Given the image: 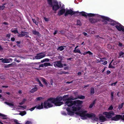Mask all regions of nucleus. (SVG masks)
Segmentation results:
<instances>
[{"label": "nucleus", "instance_id": "f257e3e1", "mask_svg": "<svg viewBox=\"0 0 124 124\" xmlns=\"http://www.w3.org/2000/svg\"><path fill=\"white\" fill-rule=\"evenodd\" d=\"M75 99L73 97H70V99L66 101L65 103L66 105L68 107L72 106L71 108H67L66 110L68 112L67 114L70 116L74 115V113L73 111L79 110L80 109V106L83 102L82 101L77 100L73 101L72 100Z\"/></svg>", "mask_w": 124, "mask_h": 124}, {"label": "nucleus", "instance_id": "f03ea898", "mask_svg": "<svg viewBox=\"0 0 124 124\" xmlns=\"http://www.w3.org/2000/svg\"><path fill=\"white\" fill-rule=\"evenodd\" d=\"M70 98V97L68 98L67 95L63 96L62 98V96L57 97L56 98H50L44 102V107L46 108L51 107L53 106V103L54 104L55 106H60L63 104L62 102H61L62 100L66 101Z\"/></svg>", "mask_w": 124, "mask_h": 124}, {"label": "nucleus", "instance_id": "7ed1b4c3", "mask_svg": "<svg viewBox=\"0 0 124 124\" xmlns=\"http://www.w3.org/2000/svg\"><path fill=\"white\" fill-rule=\"evenodd\" d=\"M86 111L84 112L80 111L78 113L77 112L76 114L79 115L81 117V118L83 119H86L87 117H88L91 118L94 121H97L99 120L98 118L95 117V115L94 114H86Z\"/></svg>", "mask_w": 124, "mask_h": 124}, {"label": "nucleus", "instance_id": "20e7f679", "mask_svg": "<svg viewBox=\"0 0 124 124\" xmlns=\"http://www.w3.org/2000/svg\"><path fill=\"white\" fill-rule=\"evenodd\" d=\"M99 17L100 18L103 19L102 20V22L104 24H106L107 23V22L106 20L111 22H112V20L107 17L101 16H99Z\"/></svg>", "mask_w": 124, "mask_h": 124}, {"label": "nucleus", "instance_id": "39448f33", "mask_svg": "<svg viewBox=\"0 0 124 124\" xmlns=\"http://www.w3.org/2000/svg\"><path fill=\"white\" fill-rule=\"evenodd\" d=\"M54 5L52 6L53 10H54L56 11L59 8V7L58 5V2L56 0H54L53 1Z\"/></svg>", "mask_w": 124, "mask_h": 124}, {"label": "nucleus", "instance_id": "423d86ee", "mask_svg": "<svg viewBox=\"0 0 124 124\" xmlns=\"http://www.w3.org/2000/svg\"><path fill=\"white\" fill-rule=\"evenodd\" d=\"M54 65L56 68H62L63 67V65L61 61H56L53 62Z\"/></svg>", "mask_w": 124, "mask_h": 124}, {"label": "nucleus", "instance_id": "0eeeda50", "mask_svg": "<svg viewBox=\"0 0 124 124\" xmlns=\"http://www.w3.org/2000/svg\"><path fill=\"white\" fill-rule=\"evenodd\" d=\"M117 23L119 25H116V28L117 30L119 31H124V27L119 23Z\"/></svg>", "mask_w": 124, "mask_h": 124}, {"label": "nucleus", "instance_id": "6e6552de", "mask_svg": "<svg viewBox=\"0 0 124 124\" xmlns=\"http://www.w3.org/2000/svg\"><path fill=\"white\" fill-rule=\"evenodd\" d=\"M42 54V53H41L37 54V55L35 57V58L37 59H39L44 57L45 56V54Z\"/></svg>", "mask_w": 124, "mask_h": 124}, {"label": "nucleus", "instance_id": "1a4fd4ad", "mask_svg": "<svg viewBox=\"0 0 124 124\" xmlns=\"http://www.w3.org/2000/svg\"><path fill=\"white\" fill-rule=\"evenodd\" d=\"M29 33L27 32H25L23 31H22L21 34H19L18 35V36L20 37H22L24 36L26 37L28 35Z\"/></svg>", "mask_w": 124, "mask_h": 124}, {"label": "nucleus", "instance_id": "9d476101", "mask_svg": "<svg viewBox=\"0 0 124 124\" xmlns=\"http://www.w3.org/2000/svg\"><path fill=\"white\" fill-rule=\"evenodd\" d=\"M75 14V13L71 9H70L67 10L64 14V16H67L68 14L72 15Z\"/></svg>", "mask_w": 124, "mask_h": 124}, {"label": "nucleus", "instance_id": "9b49d317", "mask_svg": "<svg viewBox=\"0 0 124 124\" xmlns=\"http://www.w3.org/2000/svg\"><path fill=\"white\" fill-rule=\"evenodd\" d=\"M121 115H117L113 117L111 119L112 120L117 121L121 118Z\"/></svg>", "mask_w": 124, "mask_h": 124}, {"label": "nucleus", "instance_id": "f8f14e48", "mask_svg": "<svg viewBox=\"0 0 124 124\" xmlns=\"http://www.w3.org/2000/svg\"><path fill=\"white\" fill-rule=\"evenodd\" d=\"M104 114L106 115V117L108 118H111L112 116L113 115L114 113L113 112L108 113L106 112Z\"/></svg>", "mask_w": 124, "mask_h": 124}, {"label": "nucleus", "instance_id": "ddd939ff", "mask_svg": "<svg viewBox=\"0 0 124 124\" xmlns=\"http://www.w3.org/2000/svg\"><path fill=\"white\" fill-rule=\"evenodd\" d=\"M99 118L100 121L101 122H104L107 119L105 117L102 116H100Z\"/></svg>", "mask_w": 124, "mask_h": 124}, {"label": "nucleus", "instance_id": "4468645a", "mask_svg": "<svg viewBox=\"0 0 124 124\" xmlns=\"http://www.w3.org/2000/svg\"><path fill=\"white\" fill-rule=\"evenodd\" d=\"M65 9L62 8L58 12V15L59 16L62 15L65 13Z\"/></svg>", "mask_w": 124, "mask_h": 124}, {"label": "nucleus", "instance_id": "2eb2a0df", "mask_svg": "<svg viewBox=\"0 0 124 124\" xmlns=\"http://www.w3.org/2000/svg\"><path fill=\"white\" fill-rule=\"evenodd\" d=\"M90 21L92 23H94L96 22L99 21L98 19H96L93 18H91L89 19Z\"/></svg>", "mask_w": 124, "mask_h": 124}, {"label": "nucleus", "instance_id": "dca6fc26", "mask_svg": "<svg viewBox=\"0 0 124 124\" xmlns=\"http://www.w3.org/2000/svg\"><path fill=\"white\" fill-rule=\"evenodd\" d=\"M35 108H36L37 109H40L43 108V103L41 102V104H39L38 106H35Z\"/></svg>", "mask_w": 124, "mask_h": 124}, {"label": "nucleus", "instance_id": "f3484780", "mask_svg": "<svg viewBox=\"0 0 124 124\" xmlns=\"http://www.w3.org/2000/svg\"><path fill=\"white\" fill-rule=\"evenodd\" d=\"M33 34L35 35L39 36L40 34L38 31H37L36 30H33L32 31Z\"/></svg>", "mask_w": 124, "mask_h": 124}, {"label": "nucleus", "instance_id": "a211bd4d", "mask_svg": "<svg viewBox=\"0 0 124 124\" xmlns=\"http://www.w3.org/2000/svg\"><path fill=\"white\" fill-rule=\"evenodd\" d=\"M44 67H47L48 66H52V65L49 62H46L43 64Z\"/></svg>", "mask_w": 124, "mask_h": 124}, {"label": "nucleus", "instance_id": "6ab92c4d", "mask_svg": "<svg viewBox=\"0 0 124 124\" xmlns=\"http://www.w3.org/2000/svg\"><path fill=\"white\" fill-rule=\"evenodd\" d=\"M85 98V96L82 95H79L78 96L77 98H75L76 99H77L78 98L81 99H84Z\"/></svg>", "mask_w": 124, "mask_h": 124}, {"label": "nucleus", "instance_id": "aec40b11", "mask_svg": "<svg viewBox=\"0 0 124 124\" xmlns=\"http://www.w3.org/2000/svg\"><path fill=\"white\" fill-rule=\"evenodd\" d=\"M73 52L75 53H78L81 54H82V53H81L80 50L78 49H77L74 50H73Z\"/></svg>", "mask_w": 124, "mask_h": 124}, {"label": "nucleus", "instance_id": "412c9836", "mask_svg": "<svg viewBox=\"0 0 124 124\" xmlns=\"http://www.w3.org/2000/svg\"><path fill=\"white\" fill-rule=\"evenodd\" d=\"M64 47H65V46H59L57 50H60V51H62L64 49Z\"/></svg>", "mask_w": 124, "mask_h": 124}, {"label": "nucleus", "instance_id": "4be33fe9", "mask_svg": "<svg viewBox=\"0 0 124 124\" xmlns=\"http://www.w3.org/2000/svg\"><path fill=\"white\" fill-rule=\"evenodd\" d=\"M37 87H35L32 88L30 91V92L31 93H33L36 91H37Z\"/></svg>", "mask_w": 124, "mask_h": 124}, {"label": "nucleus", "instance_id": "5701e85b", "mask_svg": "<svg viewBox=\"0 0 124 124\" xmlns=\"http://www.w3.org/2000/svg\"><path fill=\"white\" fill-rule=\"evenodd\" d=\"M4 103L5 104L10 106H14V105L12 103H9L6 101L4 102Z\"/></svg>", "mask_w": 124, "mask_h": 124}, {"label": "nucleus", "instance_id": "b1692460", "mask_svg": "<svg viewBox=\"0 0 124 124\" xmlns=\"http://www.w3.org/2000/svg\"><path fill=\"white\" fill-rule=\"evenodd\" d=\"M42 81L45 84L46 86H47L48 84L47 82L46 81L45 79L44 78H42Z\"/></svg>", "mask_w": 124, "mask_h": 124}, {"label": "nucleus", "instance_id": "393cba45", "mask_svg": "<svg viewBox=\"0 0 124 124\" xmlns=\"http://www.w3.org/2000/svg\"><path fill=\"white\" fill-rule=\"evenodd\" d=\"M94 89L93 88H92L90 91V93L91 95H93L94 93Z\"/></svg>", "mask_w": 124, "mask_h": 124}, {"label": "nucleus", "instance_id": "a878e982", "mask_svg": "<svg viewBox=\"0 0 124 124\" xmlns=\"http://www.w3.org/2000/svg\"><path fill=\"white\" fill-rule=\"evenodd\" d=\"M95 100H94V101L93 102V103H91L90 106H89V107L90 108H92L93 106L95 104Z\"/></svg>", "mask_w": 124, "mask_h": 124}, {"label": "nucleus", "instance_id": "bb28decb", "mask_svg": "<svg viewBox=\"0 0 124 124\" xmlns=\"http://www.w3.org/2000/svg\"><path fill=\"white\" fill-rule=\"evenodd\" d=\"M8 59H3L1 61L2 62L4 63H8Z\"/></svg>", "mask_w": 124, "mask_h": 124}, {"label": "nucleus", "instance_id": "cd10ccee", "mask_svg": "<svg viewBox=\"0 0 124 124\" xmlns=\"http://www.w3.org/2000/svg\"><path fill=\"white\" fill-rule=\"evenodd\" d=\"M86 13L84 12H82L80 13V14L86 17L87 16V15L85 14Z\"/></svg>", "mask_w": 124, "mask_h": 124}, {"label": "nucleus", "instance_id": "c85d7f7f", "mask_svg": "<svg viewBox=\"0 0 124 124\" xmlns=\"http://www.w3.org/2000/svg\"><path fill=\"white\" fill-rule=\"evenodd\" d=\"M26 112L25 111H23L22 112L19 114L22 116H23L26 114Z\"/></svg>", "mask_w": 124, "mask_h": 124}, {"label": "nucleus", "instance_id": "c756f323", "mask_svg": "<svg viewBox=\"0 0 124 124\" xmlns=\"http://www.w3.org/2000/svg\"><path fill=\"white\" fill-rule=\"evenodd\" d=\"M48 4L52 6L53 5L52 0H47Z\"/></svg>", "mask_w": 124, "mask_h": 124}, {"label": "nucleus", "instance_id": "7c9ffc66", "mask_svg": "<svg viewBox=\"0 0 124 124\" xmlns=\"http://www.w3.org/2000/svg\"><path fill=\"white\" fill-rule=\"evenodd\" d=\"M114 92H111V101H113V97L114 95L113 94H114Z\"/></svg>", "mask_w": 124, "mask_h": 124}, {"label": "nucleus", "instance_id": "2f4dec72", "mask_svg": "<svg viewBox=\"0 0 124 124\" xmlns=\"http://www.w3.org/2000/svg\"><path fill=\"white\" fill-rule=\"evenodd\" d=\"M32 20L33 22L35 23V24L37 25H38V22L36 21V20L34 19H32Z\"/></svg>", "mask_w": 124, "mask_h": 124}, {"label": "nucleus", "instance_id": "473e14b6", "mask_svg": "<svg viewBox=\"0 0 124 124\" xmlns=\"http://www.w3.org/2000/svg\"><path fill=\"white\" fill-rule=\"evenodd\" d=\"M95 15L93 14L89 13L87 14V15L89 17H92L94 16Z\"/></svg>", "mask_w": 124, "mask_h": 124}, {"label": "nucleus", "instance_id": "72a5a7b5", "mask_svg": "<svg viewBox=\"0 0 124 124\" xmlns=\"http://www.w3.org/2000/svg\"><path fill=\"white\" fill-rule=\"evenodd\" d=\"M26 101V100L25 99H24L20 103H19V104L20 105H23L24 104L25 101Z\"/></svg>", "mask_w": 124, "mask_h": 124}, {"label": "nucleus", "instance_id": "f704fd0d", "mask_svg": "<svg viewBox=\"0 0 124 124\" xmlns=\"http://www.w3.org/2000/svg\"><path fill=\"white\" fill-rule=\"evenodd\" d=\"M11 32H12L14 33H15V34H16L17 33H19L18 32L17 30H11Z\"/></svg>", "mask_w": 124, "mask_h": 124}, {"label": "nucleus", "instance_id": "c9c22d12", "mask_svg": "<svg viewBox=\"0 0 124 124\" xmlns=\"http://www.w3.org/2000/svg\"><path fill=\"white\" fill-rule=\"evenodd\" d=\"M124 104V103H122L121 104H120V105H119L118 106V108L119 109H120L121 108H122L123 107V106Z\"/></svg>", "mask_w": 124, "mask_h": 124}, {"label": "nucleus", "instance_id": "e433bc0d", "mask_svg": "<svg viewBox=\"0 0 124 124\" xmlns=\"http://www.w3.org/2000/svg\"><path fill=\"white\" fill-rule=\"evenodd\" d=\"M119 55L120 57H122L124 55V53L122 52H121L119 53Z\"/></svg>", "mask_w": 124, "mask_h": 124}, {"label": "nucleus", "instance_id": "4c0bfd02", "mask_svg": "<svg viewBox=\"0 0 124 124\" xmlns=\"http://www.w3.org/2000/svg\"><path fill=\"white\" fill-rule=\"evenodd\" d=\"M63 58V56H59L58 57V58L60 60L59 61H61V62H62Z\"/></svg>", "mask_w": 124, "mask_h": 124}, {"label": "nucleus", "instance_id": "58836bf2", "mask_svg": "<svg viewBox=\"0 0 124 124\" xmlns=\"http://www.w3.org/2000/svg\"><path fill=\"white\" fill-rule=\"evenodd\" d=\"M77 25L80 26L81 25V22L79 20H78L77 21Z\"/></svg>", "mask_w": 124, "mask_h": 124}, {"label": "nucleus", "instance_id": "ea45409f", "mask_svg": "<svg viewBox=\"0 0 124 124\" xmlns=\"http://www.w3.org/2000/svg\"><path fill=\"white\" fill-rule=\"evenodd\" d=\"M0 116L3 117L2 118L3 119H6V118L5 117L6 116L0 113Z\"/></svg>", "mask_w": 124, "mask_h": 124}, {"label": "nucleus", "instance_id": "a19ab883", "mask_svg": "<svg viewBox=\"0 0 124 124\" xmlns=\"http://www.w3.org/2000/svg\"><path fill=\"white\" fill-rule=\"evenodd\" d=\"M42 99L43 98L42 97H37L36 99V100L37 101H38Z\"/></svg>", "mask_w": 124, "mask_h": 124}, {"label": "nucleus", "instance_id": "79ce46f5", "mask_svg": "<svg viewBox=\"0 0 124 124\" xmlns=\"http://www.w3.org/2000/svg\"><path fill=\"white\" fill-rule=\"evenodd\" d=\"M12 66L11 64H10L8 65H6L5 66V67L6 68L9 67H12Z\"/></svg>", "mask_w": 124, "mask_h": 124}, {"label": "nucleus", "instance_id": "37998d69", "mask_svg": "<svg viewBox=\"0 0 124 124\" xmlns=\"http://www.w3.org/2000/svg\"><path fill=\"white\" fill-rule=\"evenodd\" d=\"M25 124H32V123L31 121H28L26 122Z\"/></svg>", "mask_w": 124, "mask_h": 124}, {"label": "nucleus", "instance_id": "c03bdc74", "mask_svg": "<svg viewBox=\"0 0 124 124\" xmlns=\"http://www.w3.org/2000/svg\"><path fill=\"white\" fill-rule=\"evenodd\" d=\"M5 6L4 5L1 6L0 7V10H3L5 8Z\"/></svg>", "mask_w": 124, "mask_h": 124}, {"label": "nucleus", "instance_id": "a18cd8bd", "mask_svg": "<svg viewBox=\"0 0 124 124\" xmlns=\"http://www.w3.org/2000/svg\"><path fill=\"white\" fill-rule=\"evenodd\" d=\"M14 121L16 124H20L18 122V121L17 120L15 119L14 120Z\"/></svg>", "mask_w": 124, "mask_h": 124}, {"label": "nucleus", "instance_id": "49530a36", "mask_svg": "<svg viewBox=\"0 0 124 124\" xmlns=\"http://www.w3.org/2000/svg\"><path fill=\"white\" fill-rule=\"evenodd\" d=\"M112 20L113 21H112V22H114V23H110V24L111 25H112L114 26L115 24H116V23H116V22L115 21H113V20Z\"/></svg>", "mask_w": 124, "mask_h": 124}, {"label": "nucleus", "instance_id": "de8ad7c7", "mask_svg": "<svg viewBox=\"0 0 124 124\" xmlns=\"http://www.w3.org/2000/svg\"><path fill=\"white\" fill-rule=\"evenodd\" d=\"M69 73L68 72H66L65 71H63L62 72V73H61V74H68Z\"/></svg>", "mask_w": 124, "mask_h": 124}, {"label": "nucleus", "instance_id": "09e8293b", "mask_svg": "<svg viewBox=\"0 0 124 124\" xmlns=\"http://www.w3.org/2000/svg\"><path fill=\"white\" fill-rule=\"evenodd\" d=\"M87 53L89 55H93V54L89 51L87 52Z\"/></svg>", "mask_w": 124, "mask_h": 124}, {"label": "nucleus", "instance_id": "8fccbe9b", "mask_svg": "<svg viewBox=\"0 0 124 124\" xmlns=\"http://www.w3.org/2000/svg\"><path fill=\"white\" fill-rule=\"evenodd\" d=\"M8 63H9L10 62H11L12 61V59L11 58H9L8 59Z\"/></svg>", "mask_w": 124, "mask_h": 124}, {"label": "nucleus", "instance_id": "3c124183", "mask_svg": "<svg viewBox=\"0 0 124 124\" xmlns=\"http://www.w3.org/2000/svg\"><path fill=\"white\" fill-rule=\"evenodd\" d=\"M18 107H20L21 108H24V109H25L26 108V106H19Z\"/></svg>", "mask_w": 124, "mask_h": 124}, {"label": "nucleus", "instance_id": "603ef678", "mask_svg": "<svg viewBox=\"0 0 124 124\" xmlns=\"http://www.w3.org/2000/svg\"><path fill=\"white\" fill-rule=\"evenodd\" d=\"M44 18L46 22H47L49 21V19L48 18H47L46 17H44Z\"/></svg>", "mask_w": 124, "mask_h": 124}, {"label": "nucleus", "instance_id": "864d4df0", "mask_svg": "<svg viewBox=\"0 0 124 124\" xmlns=\"http://www.w3.org/2000/svg\"><path fill=\"white\" fill-rule=\"evenodd\" d=\"M117 83V82H116L114 83H111V86H113V85H114V86H115L116 85Z\"/></svg>", "mask_w": 124, "mask_h": 124}, {"label": "nucleus", "instance_id": "5fc2aeb1", "mask_svg": "<svg viewBox=\"0 0 124 124\" xmlns=\"http://www.w3.org/2000/svg\"><path fill=\"white\" fill-rule=\"evenodd\" d=\"M35 108H35V107H33L30 109H29V110H30V111H33V110H34Z\"/></svg>", "mask_w": 124, "mask_h": 124}, {"label": "nucleus", "instance_id": "6e6d98bb", "mask_svg": "<svg viewBox=\"0 0 124 124\" xmlns=\"http://www.w3.org/2000/svg\"><path fill=\"white\" fill-rule=\"evenodd\" d=\"M16 43H17V46H19V44H20V41H16Z\"/></svg>", "mask_w": 124, "mask_h": 124}, {"label": "nucleus", "instance_id": "4d7b16f0", "mask_svg": "<svg viewBox=\"0 0 124 124\" xmlns=\"http://www.w3.org/2000/svg\"><path fill=\"white\" fill-rule=\"evenodd\" d=\"M60 33L63 34L65 33V31H60Z\"/></svg>", "mask_w": 124, "mask_h": 124}, {"label": "nucleus", "instance_id": "13d9d810", "mask_svg": "<svg viewBox=\"0 0 124 124\" xmlns=\"http://www.w3.org/2000/svg\"><path fill=\"white\" fill-rule=\"evenodd\" d=\"M97 38H98V39H99L100 38H102L101 37H99V35H97L95 36Z\"/></svg>", "mask_w": 124, "mask_h": 124}, {"label": "nucleus", "instance_id": "bf43d9fd", "mask_svg": "<svg viewBox=\"0 0 124 124\" xmlns=\"http://www.w3.org/2000/svg\"><path fill=\"white\" fill-rule=\"evenodd\" d=\"M107 62L106 61H105L102 64L104 65H105L107 63Z\"/></svg>", "mask_w": 124, "mask_h": 124}, {"label": "nucleus", "instance_id": "052dcab7", "mask_svg": "<svg viewBox=\"0 0 124 124\" xmlns=\"http://www.w3.org/2000/svg\"><path fill=\"white\" fill-rule=\"evenodd\" d=\"M39 85L40 86H41L42 87H43V85L41 83V82H40V83H39Z\"/></svg>", "mask_w": 124, "mask_h": 124}, {"label": "nucleus", "instance_id": "680f3d73", "mask_svg": "<svg viewBox=\"0 0 124 124\" xmlns=\"http://www.w3.org/2000/svg\"><path fill=\"white\" fill-rule=\"evenodd\" d=\"M113 107L112 106H110L108 108V109L109 110H112L113 109Z\"/></svg>", "mask_w": 124, "mask_h": 124}, {"label": "nucleus", "instance_id": "e2e57ef3", "mask_svg": "<svg viewBox=\"0 0 124 124\" xmlns=\"http://www.w3.org/2000/svg\"><path fill=\"white\" fill-rule=\"evenodd\" d=\"M15 40V39L14 37L11 38V40L12 41H14Z\"/></svg>", "mask_w": 124, "mask_h": 124}, {"label": "nucleus", "instance_id": "0e129e2a", "mask_svg": "<svg viewBox=\"0 0 124 124\" xmlns=\"http://www.w3.org/2000/svg\"><path fill=\"white\" fill-rule=\"evenodd\" d=\"M112 65H111V63L110 62L108 68H111Z\"/></svg>", "mask_w": 124, "mask_h": 124}, {"label": "nucleus", "instance_id": "69168bd1", "mask_svg": "<svg viewBox=\"0 0 124 124\" xmlns=\"http://www.w3.org/2000/svg\"><path fill=\"white\" fill-rule=\"evenodd\" d=\"M111 73V72L110 70H108L107 71V73L108 74H109Z\"/></svg>", "mask_w": 124, "mask_h": 124}, {"label": "nucleus", "instance_id": "338daca9", "mask_svg": "<svg viewBox=\"0 0 124 124\" xmlns=\"http://www.w3.org/2000/svg\"><path fill=\"white\" fill-rule=\"evenodd\" d=\"M78 75L79 76H81V73L80 72H79L78 73Z\"/></svg>", "mask_w": 124, "mask_h": 124}, {"label": "nucleus", "instance_id": "774afa93", "mask_svg": "<svg viewBox=\"0 0 124 124\" xmlns=\"http://www.w3.org/2000/svg\"><path fill=\"white\" fill-rule=\"evenodd\" d=\"M45 62H48L49 61V59L47 58L45 59H44Z\"/></svg>", "mask_w": 124, "mask_h": 124}]
</instances>
